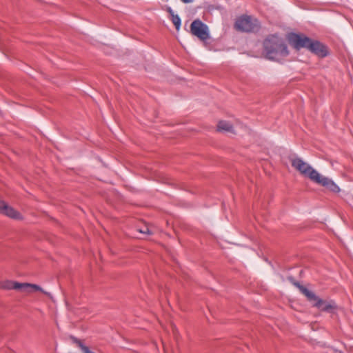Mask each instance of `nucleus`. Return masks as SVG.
I'll use <instances>...</instances> for the list:
<instances>
[{"mask_svg": "<svg viewBox=\"0 0 353 353\" xmlns=\"http://www.w3.org/2000/svg\"><path fill=\"white\" fill-rule=\"evenodd\" d=\"M263 50L267 59L278 61L289 54V50L284 41L276 34L269 35L263 41Z\"/></svg>", "mask_w": 353, "mask_h": 353, "instance_id": "nucleus-4", "label": "nucleus"}, {"mask_svg": "<svg viewBox=\"0 0 353 353\" xmlns=\"http://www.w3.org/2000/svg\"><path fill=\"white\" fill-rule=\"evenodd\" d=\"M217 130L219 132H232L234 130L232 125L227 121H220L217 125Z\"/></svg>", "mask_w": 353, "mask_h": 353, "instance_id": "nucleus-12", "label": "nucleus"}, {"mask_svg": "<svg viewBox=\"0 0 353 353\" xmlns=\"http://www.w3.org/2000/svg\"><path fill=\"white\" fill-rule=\"evenodd\" d=\"M315 298L314 299H309L308 301L311 303L313 307H316L319 310L330 313L334 314L336 312L338 305L336 301L333 299L329 301H324L321 299L314 293Z\"/></svg>", "mask_w": 353, "mask_h": 353, "instance_id": "nucleus-5", "label": "nucleus"}, {"mask_svg": "<svg viewBox=\"0 0 353 353\" xmlns=\"http://www.w3.org/2000/svg\"><path fill=\"white\" fill-rule=\"evenodd\" d=\"M16 290L21 292L31 293L34 291H40L51 297L50 293L45 292L39 285L37 284H32L28 283H16Z\"/></svg>", "mask_w": 353, "mask_h": 353, "instance_id": "nucleus-8", "label": "nucleus"}, {"mask_svg": "<svg viewBox=\"0 0 353 353\" xmlns=\"http://www.w3.org/2000/svg\"><path fill=\"white\" fill-rule=\"evenodd\" d=\"M289 159L293 168L296 169L301 174L309 177L313 182L323 186L334 193H339L341 191L339 186L332 179L321 174L296 153L290 154Z\"/></svg>", "mask_w": 353, "mask_h": 353, "instance_id": "nucleus-2", "label": "nucleus"}, {"mask_svg": "<svg viewBox=\"0 0 353 353\" xmlns=\"http://www.w3.org/2000/svg\"><path fill=\"white\" fill-rule=\"evenodd\" d=\"M16 283L17 281L6 280L0 283V288L7 290H16Z\"/></svg>", "mask_w": 353, "mask_h": 353, "instance_id": "nucleus-13", "label": "nucleus"}, {"mask_svg": "<svg viewBox=\"0 0 353 353\" xmlns=\"http://www.w3.org/2000/svg\"><path fill=\"white\" fill-rule=\"evenodd\" d=\"M0 214L15 220H22L23 219L19 212L2 200H0Z\"/></svg>", "mask_w": 353, "mask_h": 353, "instance_id": "nucleus-7", "label": "nucleus"}, {"mask_svg": "<svg viewBox=\"0 0 353 353\" xmlns=\"http://www.w3.org/2000/svg\"><path fill=\"white\" fill-rule=\"evenodd\" d=\"M190 32L193 35L199 37V19H196L191 23Z\"/></svg>", "mask_w": 353, "mask_h": 353, "instance_id": "nucleus-14", "label": "nucleus"}, {"mask_svg": "<svg viewBox=\"0 0 353 353\" xmlns=\"http://www.w3.org/2000/svg\"><path fill=\"white\" fill-rule=\"evenodd\" d=\"M163 10L167 11L170 16V19L174 25L176 29L179 30L181 25V21L178 14H175L172 8L169 6H164Z\"/></svg>", "mask_w": 353, "mask_h": 353, "instance_id": "nucleus-10", "label": "nucleus"}, {"mask_svg": "<svg viewBox=\"0 0 353 353\" xmlns=\"http://www.w3.org/2000/svg\"><path fill=\"white\" fill-rule=\"evenodd\" d=\"M185 3H192L193 0H181Z\"/></svg>", "mask_w": 353, "mask_h": 353, "instance_id": "nucleus-16", "label": "nucleus"}, {"mask_svg": "<svg viewBox=\"0 0 353 353\" xmlns=\"http://www.w3.org/2000/svg\"><path fill=\"white\" fill-rule=\"evenodd\" d=\"M292 283L307 298V301L315 298L314 292L301 285L299 281H292Z\"/></svg>", "mask_w": 353, "mask_h": 353, "instance_id": "nucleus-11", "label": "nucleus"}, {"mask_svg": "<svg viewBox=\"0 0 353 353\" xmlns=\"http://www.w3.org/2000/svg\"><path fill=\"white\" fill-rule=\"evenodd\" d=\"M138 231L142 234H152L151 231L150 230V229L148 227H145L143 229H139Z\"/></svg>", "mask_w": 353, "mask_h": 353, "instance_id": "nucleus-15", "label": "nucleus"}, {"mask_svg": "<svg viewBox=\"0 0 353 353\" xmlns=\"http://www.w3.org/2000/svg\"><path fill=\"white\" fill-rule=\"evenodd\" d=\"M212 40L209 28L207 24L200 20V41H202L205 47L210 50L208 46V41Z\"/></svg>", "mask_w": 353, "mask_h": 353, "instance_id": "nucleus-9", "label": "nucleus"}, {"mask_svg": "<svg viewBox=\"0 0 353 353\" xmlns=\"http://www.w3.org/2000/svg\"><path fill=\"white\" fill-rule=\"evenodd\" d=\"M289 159L293 168L296 169L301 174L309 177L313 182L323 186L334 193H339L341 191L339 186L332 179L321 174L296 153L290 154Z\"/></svg>", "mask_w": 353, "mask_h": 353, "instance_id": "nucleus-1", "label": "nucleus"}, {"mask_svg": "<svg viewBox=\"0 0 353 353\" xmlns=\"http://www.w3.org/2000/svg\"><path fill=\"white\" fill-rule=\"evenodd\" d=\"M289 44L296 50L305 49L320 58L329 55L327 47L319 40L311 39L303 33L289 32L287 35Z\"/></svg>", "mask_w": 353, "mask_h": 353, "instance_id": "nucleus-3", "label": "nucleus"}, {"mask_svg": "<svg viewBox=\"0 0 353 353\" xmlns=\"http://www.w3.org/2000/svg\"><path fill=\"white\" fill-rule=\"evenodd\" d=\"M237 30L246 32H254L259 30V25L256 20H253L249 16H243L235 23Z\"/></svg>", "mask_w": 353, "mask_h": 353, "instance_id": "nucleus-6", "label": "nucleus"}]
</instances>
